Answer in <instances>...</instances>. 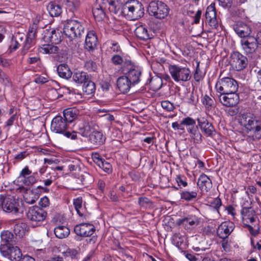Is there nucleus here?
Instances as JSON below:
<instances>
[{
    "instance_id": "nucleus-1",
    "label": "nucleus",
    "mask_w": 261,
    "mask_h": 261,
    "mask_svg": "<svg viewBox=\"0 0 261 261\" xmlns=\"http://www.w3.org/2000/svg\"><path fill=\"white\" fill-rule=\"evenodd\" d=\"M239 123L243 130L253 140L261 138V120L253 117L250 113H244L238 116Z\"/></svg>"
},
{
    "instance_id": "nucleus-2",
    "label": "nucleus",
    "mask_w": 261,
    "mask_h": 261,
    "mask_svg": "<svg viewBox=\"0 0 261 261\" xmlns=\"http://www.w3.org/2000/svg\"><path fill=\"white\" fill-rule=\"evenodd\" d=\"M168 69L172 79L175 82H188L191 78V70L186 66L170 65Z\"/></svg>"
},
{
    "instance_id": "nucleus-3",
    "label": "nucleus",
    "mask_w": 261,
    "mask_h": 261,
    "mask_svg": "<svg viewBox=\"0 0 261 261\" xmlns=\"http://www.w3.org/2000/svg\"><path fill=\"white\" fill-rule=\"evenodd\" d=\"M63 33L70 40L81 37L84 33V28L81 22L75 19H68L64 24Z\"/></svg>"
},
{
    "instance_id": "nucleus-4",
    "label": "nucleus",
    "mask_w": 261,
    "mask_h": 261,
    "mask_svg": "<svg viewBox=\"0 0 261 261\" xmlns=\"http://www.w3.org/2000/svg\"><path fill=\"white\" fill-rule=\"evenodd\" d=\"M122 12L130 19L137 20L143 16L144 9L141 3L133 0L124 5Z\"/></svg>"
},
{
    "instance_id": "nucleus-5",
    "label": "nucleus",
    "mask_w": 261,
    "mask_h": 261,
    "mask_svg": "<svg viewBox=\"0 0 261 261\" xmlns=\"http://www.w3.org/2000/svg\"><path fill=\"white\" fill-rule=\"evenodd\" d=\"M238 87V82L229 77L219 79L215 85L216 91L220 94L237 92Z\"/></svg>"
},
{
    "instance_id": "nucleus-6",
    "label": "nucleus",
    "mask_w": 261,
    "mask_h": 261,
    "mask_svg": "<svg viewBox=\"0 0 261 261\" xmlns=\"http://www.w3.org/2000/svg\"><path fill=\"white\" fill-rule=\"evenodd\" d=\"M148 11L151 15L156 18L164 19L168 15L169 8L162 1H152L149 4Z\"/></svg>"
},
{
    "instance_id": "nucleus-7",
    "label": "nucleus",
    "mask_w": 261,
    "mask_h": 261,
    "mask_svg": "<svg viewBox=\"0 0 261 261\" xmlns=\"http://www.w3.org/2000/svg\"><path fill=\"white\" fill-rule=\"evenodd\" d=\"M19 203L11 196L0 195V208L8 213L17 215L19 213Z\"/></svg>"
},
{
    "instance_id": "nucleus-8",
    "label": "nucleus",
    "mask_w": 261,
    "mask_h": 261,
    "mask_svg": "<svg viewBox=\"0 0 261 261\" xmlns=\"http://www.w3.org/2000/svg\"><path fill=\"white\" fill-rule=\"evenodd\" d=\"M46 212L39 206L29 207L27 213V218L33 225H39L46 218Z\"/></svg>"
},
{
    "instance_id": "nucleus-9",
    "label": "nucleus",
    "mask_w": 261,
    "mask_h": 261,
    "mask_svg": "<svg viewBox=\"0 0 261 261\" xmlns=\"http://www.w3.org/2000/svg\"><path fill=\"white\" fill-rule=\"evenodd\" d=\"M229 63L234 70L239 71L243 70L247 66L248 60L246 56L236 51L230 54Z\"/></svg>"
},
{
    "instance_id": "nucleus-10",
    "label": "nucleus",
    "mask_w": 261,
    "mask_h": 261,
    "mask_svg": "<svg viewBox=\"0 0 261 261\" xmlns=\"http://www.w3.org/2000/svg\"><path fill=\"white\" fill-rule=\"evenodd\" d=\"M0 252L3 256L11 261H19L22 257L21 251L17 246L1 245Z\"/></svg>"
},
{
    "instance_id": "nucleus-11",
    "label": "nucleus",
    "mask_w": 261,
    "mask_h": 261,
    "mask_svg": "<svg viewBox=\"0 0 261 261\" xmlns=\"http://www.w3.org/2000/svg\"><path fill=\"white\" fill-rule=\"evenodd\" d=\"M240 43L242 49L246 54L255 53L258 48V42L256 38L253 36L242 39Z\"/></svg>"
},
{
    "instance_id": "nucleus-12",
    "label": "nucleus",
    "mask_w": 261,
    "mask_h": 261,
    "mask_svg": "<svg viewBox=\"0 0 261 261\" xmlns=\"http://www.w3.org/2000/svg\"><path fill=\"white\" fill-rule=\"evenodd\" d=\"M219 100L222 105L227 107H232L239 103L240 97L237 92L220 94L219 95Z\"/></svg>"
},
{
    "instance_id": "nucleus-13",
    "label": "nucleus",
    "mask_w": 261,
    "mask_h": 261,
    "mask_svg": "<svg viewBox=\"0 0 261 261\" xmlns=\"http://www.w3.org/2000/svg\"><path fill=\"white\" fill-rule=\"evenodd\" d=\"M127 71L125 73V75L129 79L131 83L134 86L139 84L141 81L142 71L140 68L134 65L132 62L131 65H128L126 67Z\"/></svg>"
},
{
    "instance_id": "nucleus-14",
    "label": "nucleus",
    "mask_w": 261,
    "mask_h": 261,
    "mask_svg": "<svg viewBox=\"0 0 261 261\" xmlns=\"http://www.w3.org/2000/svg\"><path fill=\"white\" fill-rule=\"evenodd\" d=\"M206 22L212 28L217 29L218 27V20L217 18L215 4L212 3L208 6L205 13Z\"/></svg>"
},
{
    "instance_id": "nucleus-15",
    "label": "nucleus",
    "mask_w": 261,
    "mask_h": 261,
    "mask_svg": "<svg viewBox=\"0 0 261 261\" xmlns=\"http://www.w3.org/2000/svg\"><path fill=\"white\" fill-rule=\"evenodd\" d=\"M235 227L234 224L231 221H224L219 225L217 229V236L222 239H226L233 231Z\"/></svg>"
},
{
    "instance_id": "nucleus-16",
    "label": "nucleus",
    "mask_w": 261,
    "mask_h": 261,
    "mask_svg": "<svg viewBox=\"0 0 261 261\" xmlns=\"http://www.w3.org/2000/svg\"><path fill=\"white\" fill-rule=\"evenodd\" d=\"M94 226L89 223H82L76 225L74 228L75 233L81 237H88L91 236L95 231Z\"/></svg>"
},
{
    "instance_id": "nucleus-17",
    "label": "nucleus",
    "mask_w": 261,
    "mask_h": 261,
    "mask_svg": "<svg viewBox=\"0 0 261 261\" xmlns=\"http://www.w3.org/2000/svg\"><path fill=\"white\" fill-rule=\"evenodd\" d=\"M67 127V122L61 116H56L51 121V130L56 133L63 134Z\"/></svg>"
},
{
    "instance_id": "nucleus-18",
    "label": "nucleus",
    "mask_w": 261,
    "mask_h": 261,
    "mask_svg": "<svg viewBox=\"0 0 261 261\" xmlns=\"http://www.w3.org/2000/svg\"><path fill=\"white\" fill-rule=\"evenodd\" d=\"M233 30L242 39L251 36L252 31L250 27L243 22L240 21L236 23L233 25Z\"/></svg>"
},
{
    "instance_id": "nucleus-19",
    "label": "nucleus",
    "mask_w": 261,
    "mask_h": 261,
    "mask_svg": "<svg viewBox=\"0 0 261 261\" xmlns=\"http://www.w3.org/2000/svg\"><path fill=\"white\" fill-rule=\"evenodd\" d=\"M241 213L244 224L247 225L249 223H253L255 221L256 217L253 208L244 207L242 209Z\"/></svg>"
},
{
    "instance_id": "nucleus-20",
    "label": "nucleus",
    "mask_w": 261,
    "mask_h": 261,
    "mask_svg": "<svg viewBox=\"0 0 261 261\" xmlns=\"http://www.w3.org/2000/svg\"><path fill=\"white\" fill-rule=\"evenodd\" d=\"M75 126L79 134L83 137H88L94 130L93 123L88 121H78L75 124Z\"/></svg>"
},
{
    "instance_id": "nucleus-21",
    "label": "nucleus",
    "mask_w": 261,
    "mask_h": 261,
    "mask_svg": "<svg viewBox=\"0 0 261 261\" xmlns=\"http://www.w3.org/2000/svg\"><path fill=\"white\" fill-rule=\"evenodd\" d=\"M197 121L201 130L208 136H212L215 129L213 125L209 123L207 120L201 116L198 117Z\"/></svg>"
},
{
    "instance_id": "nucleus-22",
    "label": "nucleus",
    "mask_w": 261,
    "mask_h": 261,
    "mask_svg": "<svg viewBox=\"0 0 261 261\" xmlns=\"http://www.w3.org/2000/svg\"><path fill=\"white\" fill-rule=\"evenodd\" d=\"M15 40L16 41V43L19 44V46L22 47V51L24 54H25L34 45L32 41L22 33H17L15 36Z\"/></svg>"
},
{
    "instance_id": "nucleus-23",
    "label": "nucleus",
    "mask_w": 261,
    "mask_h": 261,
    "mask_svg": "<svg viewBox=\"0 0 261 261\" xmlns=\"http://www.w3.org/2000/svg\"><path fill=\"white\" fill-rule=\"evenodd\" d=\"M178 225H184L188 228H193L197 226L199 223V219L193 215H189L187 217L179 219L177 221Z\"/></svg>"
},
{
    "instance_id": "nucleus-24",
    "label": "nucleus",
    "mask_w": 261,
    "mask_h": 261,
    "mask_svg": "<svg viewBox=\"0 0 261 261\" xmlns=\"http://www.w3.org/2000/svg\"><path fill=\"white\" fill-rule=\"evenodd\" d=\"M117 86L121 92L126 93L128 92L131 87L134 86L125 75L118 78L117 80Z\"/></svg>"
},
{
    "instance_id": "nucleus-25",
    "label": "nucleus",
    "mask_w": 261,
    "mask_h": 261,
    "mask_svg": "<svg viewBox=\"0 0 261 261\" xmlns=\"http://www.w3.org/2000/svg\"><path fill=\"white\" fill-rule=\"evenodd\" d=\"M97 38L94 31H90L87 34L85 39V48L89 51L93 50L96 47Z\"/></svg>"
},
{
    "instance_id": "nucleus-26",
    "label": "nucleus",
    "mask_w": 261,
    "mask_h": 261,
    "mask_svg": "<svg viewBox=\"0 0 261 261\" xmlns=\"http://www.w3.org/2000/svg\"><path fill=\"white\" fill-rule=\"evenodd\" d=\"M197 184L201 191L206 192H207L212 187L211 180L206 175L203 173L199 176Z\"/></svg>"
},
{
    "instance_id": "nucleus-27",
    "label": "nucleus",
    "mask_w": 261,
    "mask_h": 261,
    "mask_svg": "<svg viewBox=\"0 0 261 261\" xmlns=\"http://www.w3.org/2000/svg\"><path fill=\"white\" fill-rule=\"evenodd\" d=\"M59 251L65 258H75L79 254L78 251L74 248H70L66 245H62L59 247Z\"/></svg>"
},
{
    "instance_id": "nucleus-28",
    "label": "nucleus",
    "mask_w": 261,
    "mask_h": 261,
    "mask_svg": "<svg viewBox=\"0 0 261 261\" xmlns=\"http://www.w3.org/2000/svg\"><path fill=\"white\" fill-rule=\"evenodd\" d=\"M187 132L189 133L190 137L194 143L199 144L202 142V135L196 124L192 125L189 128H187Z\"/></svg>"
},
{
    "instance_id": "nucleus-29",
    "label": "nucleus",
    "mask_w": 261,
    "mask_h": 261,
    "mask_svg": "<svg viewBox=\"0 0 261 261\" xmlns=\"http://www.w3.org/2000/svg\"><path fill=\"white\" fill-rule=\"evenodd\" d=\"M74 208L80 217H84L85 219L88 216L86 208L83 205L82 198L77 197L73 200Z\"/></svg>"
},
{
    "instance_id": "nucleus-30",
    "label": "nucleus",
    "mask_w": 261,
    "mask_h": 261,
    "mask_svg": "<svg viewBox=\"0 0 261 261\" xmlns=\"http://www.w3.org/2000/svg\"><path fill=\"white\" fill-rule=\"evenodd\" d=\"M89 135V139L91 143L96 146L102 144L105 141V137L102 133L98 131H92Z\"/></svg>"
},
{
    "instance_id": "nucleus-31",
    "label": "nucleus",
    "mask_w": 261,
    "mask_h": 261,
    "mask_svg": "<svg viewBox=\"0 0 261 261\" xmlns=\"http://www.w3.org/2000/svg\"><path fill=\"white\" fill-rule=\"evenodd\" d=\"M112 62L115 65H122L123 68L132 65V61L127 58H124L119 55H114L111 58Z\"/></svg>"
},
{
    "instance_id": "nucleus-32",
    "label": "nucleus",
    "mask_w": 261,
    "mask_h": 261,
    "mask_svg": "<svg viewBox=\"0 0 261 261\" xmlns=\"http://www.w3.org/2000/svg\"><path fill=\"white\" fill-rule=\"evenodd\" d=\"M47 11L52 17H57L62 12V9L60 5L55 3L50 2L47 6Z\"/></svg>"
},
{
    "instance_id": "nucleus-33",
    "label": "nucleus",
    "mask_w": 261,
    "mask_h": 261,
    "mask_svg": "<svg viewBox=\"0 0 261 261\" xmlns=\"http://www.w3.org/2000/svg\"><path fill=\"white\" fill-rule=\"evenodd\" d=\"M28 225L25 222H18L14 226V233L19 238L23 237L28 232Z\"/></svg>"
},
{
    "instance_id": "nucleus-34",
    "label": "nucleus",
    "mask_w": 261,
    "mask_h": 261,
    "mask_svg": "<svg viewBox=\"0 0 261 261\" xmlns=\"http://www.w3.org/2000/svg\"><path fill=\"white\" fill-rule=\"evenodd\" d=\"M78 114V111L74 108H68L63 111L64 120L66 122H72L76 119Z\"/></svg>"
},
{
    "instance_id": "nucleus-35",
    "label": "nucleus",
    "mask_w": 261,
    "mask_h": 261,
    "mask_svg": "<svg viewBox=\"0 0 261 261\" xmlns=\"http://www.w3.org/2000/svg\"><path fill=\"white\" fill-rule=\"evenodd\" d=\"M59 75L62 78L68 79L72 75V72L66 64H60L57 67Z\"/></svg>"
},
{
    "instance_id": "nucleus-36",
    "label": "nucleus",
    "mask_w": 261,
    "mask_h": 261,
    "mask_svg": "<svg viewBox=\"0 0 261 261\" xmlns=\"http://www.w3.org/2000/svg\"><path fill=\"white\" fill-rule=\"evenodd\" d=\"M48 39L52 44H58L62 40L61 32L59 30H53L50 32H48Z\"/></svg>"
},
{
    "instance_id": "nucleus-37",
    "label": "nucleus",
    "mask_w": 261,
    "mask_h": 261,
    "mask_svg": "<svg viewBox=\"0 0 261 261\" xmlns=\"http://www.w3.org/2000/svg\"><path fill=\"white\" fill-rule=\"evenodd\" d=\"M54 233L56 237L59 239H64L68 236L70 230L66 226L59 225L55 228Z\"/></svg>"
},
{
    "instance_id": "nucleus-38",
    "label": "nucleus",
    "mask_w": 261,
    "mask_h": 261,
    "mask_svg": "<svg viewBox=\"0 0 261 261\" xmlns=\"http://www.w3.org/2000/svg\"><path fill=\"white\" fill-rule=\"evenodd\" d=\"M93 14L96 21H100L105 17L106 14L102 7L96 5L93 8Z\"/></svg>"
},
{
    "instance_id": "nucleus-39",
    "label": "nucleus",
    "mask_w": 261,
    "mask_h": 261,
    "mask_svg": "<svg viewBox=\"0 0 261 261\" xmlns=\"http://www.w3.org/2000/svg\"><path fill=\"white\" fill-rule=\"evenodd\" d=\"M38 28V24L36 22H34L29 27L28 34L27 37L32 41V42L35 44V39L36 37L37 31Z\"/></svg>"
},
{
    "instance_id": "nucleus-40",
    "label": "nucleus",
    "mask_w": 261,
    "mask_h": 261,
    "mask_svg": "<svg viewBox=\"0 0 261 261\" xmlns=\"http://www.w3.org/2000/svg\"><path fill=\"white\" fill-rule=\"evenodd\" d=\"M135 33L136 35L142 40H146L149 38L147 30L143 25H140L137 27Z\"/></svg>"
},
{
    "instance_id": "nucleus-41",
    "label": "nucleus",
    "mask_w": 261,
    "mask_h": 261,
    "mask_svg": "<svg viewBox=\"0 0 261 261\" xmlns=\"http://www.w3.org/2000/svg\"><path fill=\"white\" fill-rule=\"evenodd\" d=\"M13 234L9 231H4L1 233L2 244L7 246H12L10 242L13 239Z\"/></svg>"
},
{
    "instance_id": "nucleus-42",
    "label": "nucleus",
    "mask_w": 261,
    "mask_h": 261,
    "mask_svg": "<svg viewBox=\"0 0 261 261\" xmlns=\"http://www.w3.org/2000/svg\"><path fill=\"white\" fill-rule=\"evenodd\" d=\"M40 52L43 54H55L58 53L59 48L58 47L53 45L43 44L40 47Z\"/></svg>"
},
{
    "instance_id": "nucleus-43",
    "label": "nucleus",
    "mask_w": 261,
    "mask_h": 261,
    "mask_svg": "<svg viewBox=\"0 0 261 261\" xmlns=\"http://www.w3.org/2000/svg\"><path fill=\"white\" fill-rule=\"evenodd\" d=\"M201 101L207 110H212L215 107L214 98L207 94H205L202 97Z\"/></svg>"
},
{
    "instance_id": "nucleus-44",
    "label": "nucleus",
    "mask_w": 261,
    "mask_h": 261,
    "mask_svg": "<svg viewBox=\"0 0 261 261\" xmlns=\"http://www.w3.org/2000/svg\"><path fill=\"white\" fill-rule=\"evenodd\" d=\"M73 80L77 84H83L85 83L88 80V75L84 72H76L73 75Z\"/></svg>"
},
{
    "instance_id": "nucleus-45",
    "label": "nucleus",
    "mask_w": 261,
    "mask_h": 261,
    "mask_svg": "<svg viewBox=\"0 0 261 261\" xmlns=\"http://www.w3.org/2000/svg\"><path fill=\"white\" fill-rule=\"evenodd\" d=\"M83 91L87 95H90L94 93L95 91V85L94 83L92 81H88V80L84 83Z\"/></svg>"
},
{
    "instance_id": "nucleus-46",
    "label": "nucleus",
    "mask_w": 261,
    "mask_h": 261,
    "mask_svg": "<svg viewBox=\"0 0 261 261\" xmlns=\"http://www.w3.org/2000/svg\"><path fill=\"white\" fill-rule=\"evenodd\" d=\"M196 121L195 120L190 117H187L182 119L180 123V127L178 129V130H181L183 133L185 132V129L184 127V125L186 126L187 128L190 127V126L193 124H195Z\"/></svg>"
},
{
    "instance_id": "nucleus-47",
    "label": "nucleus",
    "mask_w": 261,
    "mask_h": 261,
    "mask_svg": "<svg viewBox=\"0 0 261 261\" xmlns=\"http://www.w3.org/2000/svg\"><path fill=\"white\" fill-rule=\"evenodd\" d=\"M197 196V192L193 191L191 192L188 191H182L180 193L181 199L187 201H192L195 199Z\"/></svg>"
},
{
    "instance_id": "nucleus-48",
    "label": "nucleus",
    "mask_w": 261,
    "mask_h": 261,
    "mask_svg": "<svg viewBox=\"0 0 261 261\" xmlns=\"http://www.w3.org/2000/svg\"><path fill=\"white\" fill-rule=\"evenodd\" d=\"M150 85L153 90L157 91L162 86V80L159 76L152 77L150 82Z\"/></svg>"
},
{
    "instance_id": "nucleus-49",
    "label": "nucleus",
    "mask_w": 261,
    "mask_h": 261,
    "mask_svg": "<svg viewBox=\"0 0 261 261\" xmlns=\"http://www.w3.org/2000/svg\"><path fill=\"white\" fill-rule=\"evenodd\" d=\"M38 196L37 195L34 194L31 191H29L24 195L25 201L29 204H32L35 203Z\"/></svg>"
},
{
    "instance_id": "nucleus-50",
    "label": "nucleus",
    "mask_w": 261,
    "mask_h": 261,
    "mask_svg": "<svg viewBox=\"0 0 261 261\" xmlns=\"http://www.w3.org/2000/svg\"><path fill=\"white\" fill-rule=\"evenodd\" d=\"M208 205L212 208L218 212V209L221 206L222 203L221 199L218 198H210L207 201Z\"/></svg>"
},
{
    "instance_id": "nucleus-51",
    "label": "nucleus",
    "mask_w": 261,
    "mask_h": 261,
    "mask_svg": "<svg viewBox=\"0 0 261 261\" xmlns=\"http://www.w3.org/2000/svg\"><path fill=\"white\" fill-rule=\"evenodd\" d=\"M63 3L65 6L66 10L69 11L72 13H73L76 10L77 7V3H75L70 0H64Z\"/></svg>"
},
{
    "instance_id": "nucleus-52",
    "label": "nucleus",
    "mask_w": 261,
    "mask_h": 261,
    "mask_svg": "<svg viewBox=\"0 0 261 261\" xmlns=\"http://www.w3.org/2000/svg\"><path fill=\"white\" fill-rule=\"evenodd\" d=\"M22 182L25 186H31L37 181V178L35 176V173H33L32 175L27 176L24 179H21Z\"/></svg>"
},
{
    "instance_id": "nucleus-53",
    "label": "nucleus",
    "mask_w": 261,
    "mask_h": 261,
    "mask_svg": "<svg viewBox=\"0 0 261 261\" xmlns=\"http://www.w3.org/2000/svg\"><path fill=\"white\" fill-rule=\"evenodd\" d=\"M98 166L108 174H110L112 172V165L105 160H103Z\"/></svg>"
},
{
    "instance_id": "nucleus-54",
    "label": "nucleus",
    "mask_w": 261,
    "mask_h": 261,
    "mask_svg": "<svg viewBox=\"0 0 261 261\" xmlns=\"http://www.w3.org/2000/svg\"><path fill=\"white\" fill-rule=\"evenodd\" d=\"M85 67L90 72L95 71L97 69L96 63L92 60L86 61L85 63Z\"/></svg>"
},
{
    "instance_id": "nucleus-55",
    "label": "nucleus",
    "mask_w": 261,
    "mask_h": 261,
    "mask_svg": "<svg viewBox=\"0 0 261 261\" xmlns=\"http://www.w3.org/2000/svg\"><path fill=\"white\" fill-rule=\"evenodd\" d=\"M161 106L163 109L168 112L172 111L175 108L174 104L168 100L162 101Z\"/></svg>"
},
{
    "instance_id": "nucleus-56",
    "label": "nucleus",
    "mask_w": 261,
    "mask_h": 261,
    "mask_svg": "<svg viewBox=\"0 0 261 261\" xmlns=\"http://www.w3.org/2000/svg\"><path fill=\"white\" fill-rule=\"evenodd\" d=\"M34 82L38 84H43L49 82V77L46 75H37Z\"/></svg>"
},
{
    "instance_id": "nucleus-57",
    "label": "nucleus",
    "mask_w": 261,
    "mask_h": 261,
    "mask_svg": "<svg viewBox=\"0 0 261 261\" xmlns=\"http://www.w3.org/2000/svg\"><path fill=\"white\" fill-rule=\"evenodd\" d=\"M17 116L16 113L13 114L5 122L4 127L9 129L17 120Z\"/></svg>"
},
{
    "instance_id": "nucleus-58",
    "label": "nucleus",
    "mask_w": 261,
    "mask_h": 261,
    "mask_svg": "<svg viewBox=\"0 0 261 261\" xmlns=\"http://www.w3.org/2000/svg\"><path fill=\"white\" fill-rule=\"evenodd\" d=\"M176 181L179 186L186 187L188 183L186 181V177L184 175H177L176 177Z\"/></svg>"
},
{
    "instance_id": "nucleus-59",
    "label": "nucleus",
    "mask_w": 261,
    "mask_h": 261,
    "mask_svg": "<svg viewBox=\"0 0 261 261\" xmlns=\"http://www.w3.org/2000/svg\"><path fill=\"white\" fill-rule=\"evenodd\" d=\"M32 173L28 166H25L20 172L19 177L22 179H24L28 176L31 175Z\"/></svg>"
},
{
    "instance_id": "nucleus-60",
    "label": "nucleus",
    "mask_w": 261,
    "mask_h": 261,
    "mask_svg": "<svg viewBox=\"0 0 261 261\" xmlns=\"http://www.w3.org/2000/svg\"><path fill=\"white\" fill-rule=\"evenodd\" d=\"M198 101V96L196 93L192 92L188 98V103L191 105H195Z\"/></svg>"
},
{
    "instance_id": "nucleus-61",
    "label": "nucleus",
    "mask_w": 261,
    "mask_h": 261,
    "mask_svg": "<svg viewBox=\"0 0 261 261\" xmlns=\"http://www.w3.org/2000/svg\"><path fill=\"white\" fill-rule=\"evenodd\" d=\"M92 159L94 162L96 163L97 166L100 165L101 162L105 160L102 159L99 154L97 152L93 153L92 154Z\"/></svg>"
},
{
    "instance_id": "nucleus-62",
    "label": "nucleus",
    "mask_w": 261,
    "mask_h": 261,
    "mask_svg": "<svg viewBox=\"0 0 261 261\" xmlns=\"http://www.w3.org/2000/svg\"><path fill=\"white\" fill-rule=\"evenodd\" d=\"M219 5L224 8H230L231 7L232 0H218Z\"/></svg>"
},
{
    "instance_id": "nucleus-63",
    "label": "nucleus",
    "mask_w": 261,
    "mask_h": 261,
    "mask_svg": "<svg viewBox=\"0 0 261 261\" xmlns=\"http://www.w3.org/2000/svg\"><path fill=\"white\" fill-rule=\"evenodd\" d=\"M10 80L8 76L2 70H0V82L7 85L9 83Z\"/></svg>"
},
{
    "instance_id": "nucleus-64",
    "label": "nucleus",
    "mask_w": 261,
    "mask_h": 261,
    "mask_svg": "<svg viewBox=\"0 0 261 261\" xmlns=\"http://www.w3.org/2000/svg\"><path fill=\"white\" fill-rule=\"evenodd\" d=\"M111 54L121 52L120 47L117 43H113L108 49Z\"/></svg>"
}]
</instances>
